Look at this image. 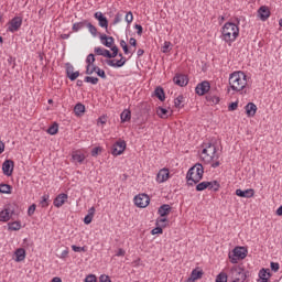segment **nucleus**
<instances>
[{
	"label": "nucleus",
	"mask_w": 282,
	"mask_h": 282,
	"mask_svg": "<svg viewBox=\"0 0 282 282\" xmlns=\"http://www.w3.org/2000/svg\"><path fill=\"white\" fill-rule=\"evenodd\" d=\"M134 29L137 30L138 36H142V32H143L142 25L135 24Z\"/></svg>",
	"instance_id": "nucleus-61"
},
{
	"label": "nucleus",
	"mask_w": 282,
	"mask_h": 282,
	"mask_svg": "<svg viewBox=\"0 0 282 282\" xmlns=\"http://www.w3.org/2000/svg\"><path fill=\"white\" fill-rule=\"evenodd\" d=\"M0 193H2L3 195H10V193H12V186L6 183H1Z\"/></svg>",
	"instance_id": "nucleus-29"
},
{
	"label": "nucleus",
	"mask_w": 282,
	"mask_h": 282,
	"mask_svg": "<svg viewBox=\"0 0 282 282\" xmlns=\"http://www.w3.org/2000/svg\"><path fill=\"white\" fill-rule=\"evenodd\" d=\"M91 221H94V216H89L88 214L85 216L84 218V224H86V226H89V224H91Z\"/></svg>",
	"instance_id": "nucleus-55"
},
{
	"label": "nucleus",
	"mask_w": 282,
	"mask_h": 282,
	"mask_svg": "<svg viewBox=\"0 0 282 282\" xmlns=\"http://www.w3.org/2000/svg\"><path fill=\"white\" fill-rule=\"evenodd\" d=\"M95 73L97 74V76H99V78H102L104 80H106L107 74L100 67H98Z\"/></svg>",
	"instance_id": "nucleus-47"
},
{
	"label": "nucleus",
	"mask_w": 282,
	"mask_h": 282,
	"mask_svg": "<svg viewBox=\"0 0 282 282\" xmlns=\"http://www.w3.org/2000/svg\"><path fill=\"white\" fill-rule=\"evenodd\" d=\"M248 257V249L246 247H236L232 250V253H229L230 263H239V261Z\"/></svg>",
	"instance_id": "nucleus-5"
},
{
	"label": "nucleus",
	"mask_w": 282,
	"mask_h": 282,
	"mask_svg": "<svg viewBox=\"0 0 282 282\" xmlns=\"http://www.w3.org/2000/svg\"><path fill=\"white\" fill-rule=\"evenodd\" d=\"M231 274H232V282H246V279H248V275L246 274V271H243V268L241 267H232L231 268Z\"/></svg>",
	"instance_id": "nucleus-6"
},
{
	"label": "nucleus",
	"mask_w": 282,
	"mask_h": 282,
	"mask_svg": "<svg viewBox=\"0 0 282 282\" xmlns=\"http://www.w3.org/2000/svg\"><path fill=\"white\" fill-rule=\"evenodd\" d=\"M248 76L246 73L241 70L234 72L229 75V86L232 91H242V94H247L245 90L248 85Z\"/></svg>",
	"instance_id": "nucleus-1"
},
{
	"label": "nucleus",
	"mask_w": 282,
	"mask_h": 282,
	"mask_svg": "<svg viewBox=\"0 0 282 282\" xmlns=\"http://www.w3.org/2000/svg\"><path fill=\"white\" fill-rule=\"evenodd\" d=\"M100 79L98 77L86 76L84 83H90V85H98Z\"/></svg>",
	"instance_id": "nucleus-41"
},
{
	"label": "nucleus",
	"mask_w": 282,
	"mask_h": 282,
	"mask_svg": "<svg viewBox=\"0 0 282 282\" xmlns=\"http://www.w3.org/2000/svg\"><path fill=\"white\" fill-rule=\"evenodd\" d=\"M170 175L171 173L169 172V169H162L156 175V182H159V184H164V182L169 180Z\"/></svg>",
	"instance_id": "nucleus-15"
},
{
	"label": "nucleus",
	"mask_w": 282,
	"mask_h": 282,
	"mask_svg": "<svg viewBox=\"0 0 282 282\" xmlns=\"http://www.w3.org/2000/svg\"><path fill=\"white\" fill-rule=\"evenodd\" d=\"M99 39L102 43V45H105V47H112L115 40L113 36H108L107 34H100Z\"/></svg>",
	"instance_id": "nucleus-21"
},
{
	"label": "nucleus",
	"mask_w": 282,
	"mask_h": 282,
	"mask_svg": "<svg viewBox=\"0 0 282 282\" xmlns=\"http://www.w3.org/2000/svg\"><path fill=\"white\" fill-rule=\"evenodd\" d=\"M50 135H56L58 133V123H54L47 129Z\"/></svg>",
	"instance_id": "nucleus-40"
},
{
	"label": "nucleus",
	"mask_w": 282,
	"mask_h": 282,
	"mask_svg": "<svg viewBox=\"0 0 282 282\" xmlns=\"http://www.w3.org/2000/svg\"><path fill=\"white\" fill-rule=\"evenodd\" d=\"M162 52H163V54H169V52H171V42H166V41L164 42Z\"/></svg>",
	"instance_id": "nucleus-46"
},
{
	"label": "nucleus",
	"mask_w": 282,
	"mask_h": 282,
	"mask_svg": "<svg viewBox=\"0 0 282 282\" xmlns=\"http://www.w3.org/2000/svg\"><path fill=\"white\" fill-rule=\"evenodd\" d=\"M97 279H96V275L94 274H89L86 276V279L84 280V282H96Z\"/></svg>",
	"instance_id": "nucleus-58"
},
{
	"label": "nucleus",
	"mask_w": 282,
	"mask_h": 282,
	"mask_svg": "<svg viewBox=\"0 0 282 282\" xmlns=\"http://www.w3.org/2000/svg\"><path fill=\"white\" fill-rule=\"evenodd\" d=\"M270 268L272 272H279V269L281 268V265L279 264V262H271Z\"/></svg>",
	"instance_id": "nucleus-50"
},
{
	"label": "nucleus",
	"mask_w": 282,
	"mask_h": 282,
	"mask_svg": "<svg viewBox=\"0 0 282 282\" xmlns=\"http://www.w3.org/2000/svg\"><path fill=\"white\" fill-rule=\"evenodd\" d=\"M216 282H228V274H226V272H220L216 276Z\"/></svg>",
	"instance_id": "nucleus-42"
},
{
	"label": "nucleus",
	"mask_w": 282,
	"mask_h": 282,
	"mask_svg": "<svg viewBox=\"0 0 282 282\" xmlns=\"http://www.w3.org/2000/svg\"><path fill=\"white\" fill-rule=\"evenodd\" d=\"M50 199V195H43L42 196V200H41V206L42 208H47V206H50V204L47 203Z\"/></svg>",
	"instance_id": "nucleus-44"
},
{
	"label": "nucleus",
	"mask_w": 282,
	"mask_h": 282,
	"mask_svg": "<svg viewBox=\"0 0 282 282\" xmlns=\"http://www.w3.org/2000/svg\"><path fill=\"white\" fill-rule=\"evenodd\" d=\"M154 96H156V98L159 100H161V102H164V100H166V95L164 94V88H162L160 86L155 88Z\"/></svg>",
	"instance_id": "nucleus-24"
},
{
	"label": "nucleus",
	"mask_w": 282,
	"mask_h": 282,
	"mask_svg": "<svg viewBox=\"0 0 282 282\" xmlns=\"http://www.w3.org/2000/svg\"><path fill=\"white\" fill-rule=\"evenodd\" d=\"M206 100L207 102H209V105H219V97L217 96H213V95H207L206 96Z\"/></svg>",
	"instance_id": "nucleus-35"
},
{
	"label": "nucleus",
	"mask_w": 282,
	"mask_h": 282,
	"mask_svg": "<svg viewBox=\"0 0 282 282\" xmlns=\"http://www.w3.org/2000/svg\"><path fill=\"white\" fill-rule=\"evenodd\" d=\"M72 250H73L74 252H85V247H78V246H76V245H73V246H72Z\"/></svg>",
	"instance_id": "nucleus-56"
},
{
	"label": "nucleus",
	"mask_w": 282,
	"mask_h": 282,
	"mask_svg": "<svg viewBox=\"0 0 282 282\" xmlns=\"http://www.w3.org/2000/svg\"><path fill=\"white\" fill-rule=\"evenodd\" d=\"M122 21V13H117L113 19V25H118Z\"/></svg>",
	"instance_id": "nucleus-52"
},
{
	"label": "nucleus",
	"mask_w": 282,
	"mask_h": 282,
	"mask_svg": "<svg viewBox=\"0 0 282 282\" xmlns=\"http://www.w3.org/2000/svg\"><path fill=\"white\" fill-rule=\"evenodd\" d=\"M127 149V142L124 140H119L116 143H113L111 148L112 155H122L124 153V150Z\"/></svg>",
	"instance_id": "nucleus-8"
},
{
	"label": "nucleus",
	"mask_w": 282,
	"mask_h": 282,
	"mask_svg": "<svg viewBox=\"0 0 282 282\" xmlns=\"http://www.w3.org/2000/svg\"><path fill=\"white\" fill-rule=\"evenodd\" d=\"M167 225H169V219L162 216L156 219V226H160L161 228H166Z\"/></svg>",
	"instance_id": "nucleus-36"
},
{
	"label": "nucleus",
	"mask_w": 282,
	"mask_h": 282,
	"mask_svg": "<svg viewBox=\"0 0 282 282\" xmlns=\"http://www.w3.org/2000/svg\"><path fill=\"white\" fill-rule=\"evenodd\" d=\"M239 36V26L234 22H227L221 28V39L225 43H235Z\"/></svg>",
	"instance_id": "nucleus-2"
},
{
	"label": "nucleus",
	"mask_w": 282,
	"mask_h": 282,
	"mask_svg": "<svg viewBox=\"0 0 282 282\" xmlns=\"http://www.w3.org/2000/svg\"><path fill=\"white\" fill-rule=\"evenodd\" d=\"M204 147L200 158L205 164H210L215 159L219 160V154H217V147H215V144L205 143Z\"/></svg>",
	"instance_id": "nucleus-4"
},
{
	"label": "nucleus",
	"mask_w": 282,
	"mask_h": 282,
	"mask_svg": "<svg viewBox=\"0 0 282 282\" xmlns=\"http://www.w3.org/2000/svg\"><path fill=\"white\" fill-rule=\"evenodd\" d=\"M270 276H272V274L270 273V269H262L259 272V278L261 279H270Z\"/></svg>",
	"instance_id": "nucleus-37"
},
{
	"label": "nucleus",
	"mask_w": 282,
	"mask_h": 282,
	"mask_svg": "<svg viewBox=\"0 0 282 282\" xmlns=\"http://www.w3.org/2000/svg\"><path fill=\"white\" fill-rule=\"evenodd\" d=\"M258 17L260 21H268L270 19V9L265 6H262L258 10Z\"/></svg>",
	"instance_id": "nucleus-18"
},
{
	"label": "nucleus",
	"mask_w": 282,
	"mask_h": 282,
	"mask_svg": "<svg viewBox=\"0 0 282 282\" xmlns=\"http://www.w3.org/2000/svg\"><path fill=\"white\" fill-rule=\"evenodd\" d=\"M202 180H204V165L196 163L188 170L186 181L188 186H194V184H199Z\"/></svg>",
	"instance_id": "nucleus-3"
},
{
	"label": "nucleus",
	"mask_w": 282,
	"mask_h": 282,
	"mask_svg": "<svg viewBox=\"0 0 282 282\" xmlns=\"http://www.w3.org/2000/svg\"><path fill=\"white\" fill-rule=\"evenodd\" d=\"M208 188V181L200 182L196 185V191L202 193V191H206Z\"/></svg>",
	"instance_id": "nucleus-39"
},
{
	"label": "nucleus",
	"mask_w": 282,
	"mask_h": 282,
	"mask_svg": "<svg viewBox=\"0 0 282 282\" xmlns=\"http://www.w3.org/2000/svg\"><path fill=\"white\" fill-rule=\"evenodd\" d=\"M195 91L198 96H204L205 94H208V91H210V83L205 80L197 84Z\"/></svg>",
	"instance_id": "nucleus-10"
},
{
	"label": "nucleus",
	"mask_w": 282,
	"mask_h": 282,
	"mask_svg": "<svg viewBox=\"0 0 282 282\" xmlns=\"http://www.w3.org/2000/svg\"><path fill=\"white\" fill-rule=\"evenodd\" d=\"M94 17L98 21L100 28H104L105 30H107L109 28V20H107V17H105V14H102V12L97 11L94 14Z\"/></svg>",
	"instance_id": "nucleus-12"
},
{
	"label": "nucleus",
	"mask_w": 282,
	"mask_h": 282,
	"mask_svg": "<svg viewBox=\"0 0 282 282\" xmlns=\"http://www.w3.org/2000/svg\"><path fill=\"white\" fill-rule=\"evenodd\" d=\"M120 46L122 47L124 54H129V46L127 45V42L124 40L120 41Z\"/></svg>",
	"instance_id": "nucleus-51"
},
{
	"label": "nucleus",
	"mask_w": 282,
	"mask_h": 282,
	"mask_svg": "<svg viewBox=\"0 0 282 282\" xmlns=\"http://www.w3.org/2000/svg\"><path fill=\"white\" fill-rule=\"evenodd\" d=\"M149 195L147 194H139L134 197V204L138 206V208H147L149 206Z\"/></svg>",
	"instance_id": "nucleus-9"
},
{
	"label": "nucleus",
	"mask_w": 282,
	"mask_h": 282,
	"mask_svg": "<svg viewBox=\"0 0 282 282\" xmlns=\"http://www.w3.org/2000/svg\"><path fill=\"white\" fill-rule=\"evenodd\" d=\"M236 195L238 197H245L247 199H250V197H254V189L249 188V189H236Z\"/></svg>",
	"instance_id": "nucleus-20"
},
{
	"label": "nucleus",
	"mask_w": 282,
	"mask_h": 282,
	"mask_svg": "<svg viewBox=\"0 0 282 282\" xmlns=\"http://www.w3.org/2000/svg\"><path fill=\"white\" fill-rule=\"evenodd\" d=\"M14 171V161L12 160H6L2 164V172L3 175H7V177H10Z\"/></svg>",
	"instance_id": "nucleus-11"
},
{
	"label": "nucleus",
	"mask_w": 282,
	"mask_h": 282,
	"mask_svg": "<svg viewBox=\"0 0 282 282\" xmlns=\"http://www.w3.org/2000/svg\"><path fill=\"white\" fill-rule=\"evenodd\" d=\"M183 102H184V95H178L174 99V106L176 107V109H182V107H184V105H182Z\"/></svg>",
	"instance_id": "nucleus-31"
},
{
	"label": "nucleus",
	"mask_w": 282,
	"mask_h": 282,
	"mask_svg": "<svg viewBox=\"0 0 282 282\" xmlns=\"http://www.w3.org/2000/svg\"><path fill=\"white\" fill-rule=\"evenodd\" d=\"M14 215V209L7 207L0 212V221H10V218Z\"/></svg>",
	"instance_id": "nucleus-16"
},
{
	"label": "nucleus",
	"mask_w": 282,
	"mask_h": 282,
	"mask_svg": "<svg viewBox=\"0 0 282 282\" xmlns=\"http://www.w3.org/2000/svg\"><path fill=\"white\" fill-rule=\"evenodd\" d=\"M99 153H102V149L100 147H96L91 150V156L96 158Z\"/></svg>",
	"instance_id": "nucleus-48"
},
{
	"label": "nucleus",
	"mask_w": 282,
	"mask_h": 282,
	"mask_svg": "<svg viewBox=\"0 0 282 282\" xmlns=\"http://www.w3.org/2000/svg\"><path fill=\"white\" fill-rule=\"evenodd\" d=\"M87 23H88L87 20L74 23L72 26L73 32H80V30L87 28Z\"/></svg>",
	"instance_id": "nucleus-25"
},
{
	"label": "nucleus",
	"mask_w": 282,
	"mask_h": 282,
	"mask_svg": "<svg viewBox=\"0 0 282 282\" xmlns=\"http://www.w3.org/2000/svg\"><path fill=\"white\" fill-rule=\"evenodd\" d=\"M15 261L19 263L25 261V249L19 248L15 250Z\"/></svg>",
	"instance_id": "nucleus-26"
},
{
	"label": "nucleus",
	"mask_w": 282,
	"mask_h": 282,
	"mask_svg": "<svg viewBox=\"0 0 282 282\" xmlns=\"http://www.w3.org/2000/svg\"><path fill=\"white\" fill-rule=\"evenodd\" d=\"M66 75L69 80L74 82L80 76V72H74V65H72V63H66Z\"/></svg>",
	"instance_id": "nucleus-13"
},
{
	"label": "nucleus",
	"mask_w": 282,
	"mask_h": 282,
	"mask_svg": "<svg viewBox=\"0 0 282 282\" xmlns=\"http://www.w3.org/2000/svg\"><path fill=\"white\" fill-rule=\"evenodd\" d=\"M156 116L159 118H169V110L162 107L156 108Z\"/></svg>",
	"instance_id": "nucleus-32"
},
{
	"label": "nucleus",
	"mask_w": 282,
	"mask_h": 282,
	"mask_svg": "<svg viewBox=\"0 0 282 282\" xmlns=\"http://www.w3.org/2000/svg\"><path fill=\"white\" fill-rule=\"evenodd\" d=\"M85 111V105L83 104H76L74 107V112L76 116H83V112Z\"/></svg>",
	"instance_id": "nucleus-33"
},
{
	"label": "nucleus",
	"mask_w": 282,
	"mask_h": 282,
	"mask_svg": "<svg viewBox=\"0 0 282 282\" xmlns=\"http://www.w3.org/2000/svg\"><path fill=\"white\" fill-rule=\"evenodd\" d=\"M121 122H129V120H131V110L124 109L121 115Z\"/></svg>",
	"instance_id": "nucleus-30"
},
{
	"label": "nucleus",
	"mask_w": 282,
	"mask_h": 282,
	"mask_svg": "<svg viewBox=\"0 0 282 282\" xmlns=\"http://www.w3.org/2000/svg\"><path fill=\"white\" fill-rule=\"evenodd\" d=\"M9 230H21V223L19 221L10 223Z\"/></svg>",
	"instance_id": "nucleus-43"
},
{
	"label": "nucleus",
	"mask_w": 282,
	"mask_h": 282,
	"mask_svg": "<svg viewBox=\"0 0 282 282\" xmlns=\"http://www.w3.org/2000/svg\"><path fill=\"white\" fill-rule=\"evenodd\" d=\"M218 166H221V162H219V159H214L212 163V169H217Z\"/></svg>",
	"instance_id": "nucleus-60"
},
{
	"label": "nucleus",
	"mask_w": 282,
	"mask_h": 282,
	"mask_svg": "<svg viewBox=\"0 0 282 282\" xmlns=\"http://www.w3.org/2000/svg\"><path fill=\"white\" fill-rule=\"evenodd\" d=\"M237 107H239V102H231L229 106H228V111H237Z\"/></svg>",
	"instance_id": "nucleus-54"
},
{
	"label": "nucleus",
	"mask_w": 282,
	"mask_h": 282,
	"mask_svg": "<svg viewBox=\"0 0 282 282\" xmlns=\"http://www.w3.org/2000/svg\"><path fill=\"white\" fill-rule=\"evenodd\" d=\"M105 52V48L102 47H95V54H97L98 56H102Z\"/></svg>",
	"instance_id": "nucleus-63"
},
{
	"label": "nucleus",
	"mask_w": 282,
	"mask_h": 282,
	"mask_svg": "<svg viewBox=\"0 0 282 282\" xmlns=\"http://www.w3.org/2000/svg\"><path fill=\"white\" fill-rule=\"evenodd\" d=\"M202 276H204V271L194 269L191 273L189 279H192V281H197V279H202Z\"/></svg>",
	"instance_id": "nucleus-28"
},
{
	"label": "nucleus",
	"mask_w": 282,
	"mask_h": 282,
	"mask_svg": "<svg viewBox=\"0 0 282 282\" xmlns=\"http://www.w3.org/2000/svg\"><path fill=\"white\" fill-rule=\"evenodd\" d=\"M174 85L178 87H186L188 85V77L184 74H176L173 78Z\"/></svg>",
	"instance_id": "nucleus-14"
},
{
	"label": "nucleus",
	"mask_w": 282,
	"mask_h": 282,
	"mask_svg": "<svg viewBox=\"0 0 282 282\" xmlns=\"http://www.w3.org/2000/svg\"><path fill=\"white\" fill-rule=\"evenodd\" d=\"M111 56H112V58H116V56H118V52H119V48H118V46H111Z\"/></svg>",
	"instance_id": "nucleus-59"
},
{
	"label": "nucleus",
	"mask_w": 282,
	"mask_h": 282,
	"mask_svg": "<svg viewBox=\"0 0 282 282\" xmlns=\"http://www.w3.org/2000/svg\"><path fill=\"white\" fill-rule=\"evenodd\" d=\"M68 196L65 193L58 194L54 202L53 205L55 206V208H61V206H63V204H65V202H67Z\"/></svg>",
	"instance_id": "nucleus-19"
},
{
	"label": "nucleus",
	"mask_w": 282,
	"mask_h": 282,
	"mask_svg": "<svg viewBox=\"0 0 282 282\" xmlns=\"http://www.w3.org/2000/svg\"><path fill=\"white\" fill-rule=\"evenodd\" d=\"M73 160L75 162H78L79 164H83V162H85V154H83V153H75V154H73Z\"/></svg>",
	"instance_id": "nucleus-38"
},
{
	"label": "nucleus",
	"mask_w": 282,
	"mask_h": 282,
	"mask_svg": "<svg viewBox=\"0 0 282 282\" xmlns=\"http://www.w3.org/2000/svg\"><path fill=\"white\" fill-rule=\"evenodd\" d=\"M86 28L88 29L91 36H98V29L94 24L87 22Z\"/></svg>",
	"instance_id": "nucleus-34"
},
{
	"label": "nucleus",
	"mask_w": 282,
	"mask_h": 282,
	"mask_svg": "<svg viewBox=\"0 0 282 282\" xmlns=\"http://www.w3.org/2000/svg\"><path fill=\"white\" fill-rule=\"evenodd\" d=\"M163 227L158 226L154 229L151 230V235H162L164 230L162 229Z\"/></svg>",
	"instance_id": "nucleus-49"
},
{
	"label": "nucleus",
	"mask_w": 282,
	"mask_h": 282,
	"mask_svg": "<svg viewBox=\"0 0 282 282\" xmlns=\"http://www.w3.org/2000/svg\"><path fill=\"white\" fill-rule=\"evenodd\" d=\"M124 20L127 21V23H132L133 22V13L130 11L126 14Z\"/></svg>",
	"instance_id": "nucleus-53"
},
{
	"label": "nucleus",
	"mask_w": 282,
	"mask_h": 282,
	"mask_svg": "<svg viewBox=\"0 0 282 282\" xmlns=\"http://www.w3.org/2000/svg\"><path fill=\"white\" fill-rule=\"evenodd\" d=\"M126 63H127L126 57H122L117 62H116V59H106V65H108L109 67H115V68L124 67Z\"/></svg>",
	"instance_id": "nucleus-17"
},
{
	"label": "nucleus",
	"mask_w": 282,
	"mask_h": 282,
	"mask_svg": "<svg viewBox=\"0 0 282 282\" xmlns=\"http://www.w3.org/2000/svg\"><path fill=\"white\" fill-rule=\"evenodd\" d=\"M158 213L160 217H166L167 215H171V205L169 204L161 205L158 209Z\"/></svg>",
	"instance_id": "nucleus-23"
},
{
	"label": "nucleus",
	"mask_w": 282,
	"mask_h": 282,
	"mask_svg": "<svg viewBox=\"0 0 282 282\" xmlns=\"http://www.w3.org/2000/svg\"><path fill=\"white\" fill-rule=\"evenodd\" d=\"M21 25H23V18L14 17L8 23L7 30H8V32H11L12 34H14V32H19V30H21Z\"/></svg>",
	"instance_id": "nucleus-7"
},
{
	"label": "nucleus",
	"mask_w": 282,
	"mask_h": 282,
	"mask_svg": "<svg viewBox=\"0 0 282 282\" xmlns=\"http://www.w3.org/2000/svg\"><path fill=\"white\" fill-rule=\"evenodd\" d=\"M207 184H208L207 185L208 191H214V193H217V191H219L221 186L217 181H212V182L207 181Z\"/></svg>",
	"instance_id": "nucleus-27"
},
{
	"label": "nucleus",
	"mask_w": 282,
	"mask_h": 282,
	"mask_svg": "<svg viewBox=\"0 0 282 282\" xmlns=\"http://www.w3.org/2000/svg\"><path fill=\"white\" fill-rule=\"evenodd\" d=\"M99 282H111V279L108 275H100Z\"/></svg>",
	"instance_id": "nucleus-64"
},
{
	"label": "nucleus",
	"mask_w": 282,
	"mask_h": 282,
	"mask_svg": "<svg viewBox=\"0 0 282 282\" xmlns=\"http://www.w3.org/2000/svg\"><path fill=\"white\" fill-rule=\"evenodd\" d=\"M86 63L89 66L94 65V63H96V56L93 53H90L86 58Z\"/></svg>",
	"instance_id": "nucleus-45"
},
{
	"label": "nucleus",
	"mask_w": 282,
	"mask_h": 282,
	"mask_svg": "<svg viewBox=\"0 0 282 282\" xmlns=\"http://www.w3.org/2000/svg\"><path fill=\"white\" fill-rule=\"evenodd\" d=\"M102 56H105V58H113L112 55H111V52L107 48H104Z\"/></svg>",
	"instance_id": "nucleus-62"
},
{
	"label": "nucleus",
	"mask_w": 282,
	"mask_h": 282,
	"mask_svg": "<svg viewBox=\"0 0 282 282\" xmlns=\"http://www.w3.org/2000/svg\"><path fill=\"white\" fill-rule=\"evenodd\" d=\"M245 109L248 118H254V116L257 115V105H254V102L247 104Z\"/></svg>",
	"instance_id": "nucleus-22"
},
{
	"label": "nucleus",
	"mask_w": 282,
	"mask_h": 282,
	"mask_svg": "<svg viewBox=\"0 0 282 282\" xmlns=\"http://www.w3.org/2000/svg\"><path fill=\"white\" fill-rule=\"evenodd\" d=\"M36 210V205L35 204H33V205H31L30 207H29V209H28V215H29V217H32V215H34V212Z\"/></svg>",
	"instance_id": "nucleus-57"
}]
</instances>
